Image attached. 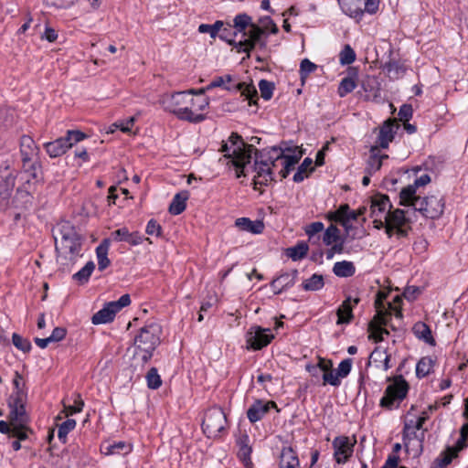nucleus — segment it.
<instances>
[{"instance_id": "obj_43", "label": "nucleus", "mask_w": 468, "mask_h": 468, "mask_svg": "<svg viewBox=\"0 0 468 468\" xmlns=\"http://www.w3.org/2000/svg\"><path fill=\"white\" fill-rule=\"evenodd\" d=\"M354 75V77L347 76L342 79L337 89V93L339 97H346L347 94L351 93L356 88V74L355 73Z\"/></svg>"}, {"instance_id": "obj_23", "label": "nucleus", "mask_w": 468, "mask_h": 468, "mask_svg": "<svg viewBox=\"0 0 468 468\" xmlns=\"http://www.w3.org/2000/svg\"><path fill=\"white\" fill-rule=\"evenodd\" d=\"M297 270L292 271V272H283L280 274L271 282V287L273 289L275 294H280L283 291L291 288L294 285L297 277Z\"/></svg>"}, {"instance_id": "obj_8", "label": "nucleus", "mask_w": 468, "mask_h": 468, "mask_svg": "<svg viewBox=\"0 0 468 468\" xmlns=\"http://www.w3.org/2000/svg\"><path fill=\"white\" fill-rule=\"evenodd\" d=\"M84 138H86V134L82 132L69 130L66 136L44 144V148L51 158H56L64 154L68 149Z\"/></svg>"}, {"instance_id": "obj_60", "label": "nucleus", "mask_w": 468, "mask_h": 468, "mask_svg": "<svg viewBox=\"0 0 468 468\" xmlns=\"http://www.w3.org/2000/svg\"><path fill=\"white\" fill-rule=\"evenodd\" d=\"M339 59L343 65H349L353 63L356 59V53L354 49L349 45H346L340 52Z\"/></svg>"}, {"instance_id": "obj_49", "label": "nucleus", "mask_w": 468, "mask_h": 468, "mask_svg": "<svg viewBox=\"0 0 468 468\" xmlns=\"http://www.w3.org/2000/svg\"><path fill=\"white\" fill-rule=\"evenodd\" d=\"M313 160L306 157L299 165L297 172L293 176V181L296 183L302 182L306 176L308 172H312L314 168L311 167Z\"/></svg>"}, {"instance_id": "obj_54", "label": "nucleus", "mask_w": 468, "mask_h": 468, "mask_svg": "<svg viewBox=\"0 0 468 468\" xmlns=\"http://www.w3.org/2000/svg\"><path fill=\"white\" fill-rule=\"evenodd\" d=\"M317 69V65L309 60L308 58H304L301 61L300 64V76L301 80L304 83L306 78Z\"/></svg>"}, {"instance_id": "obj_4", "label": "nucleus", "mask_w": 468, "mask_h": 468, "mask_svg": "<svg viewBox=\"0 0 468 468\" xmlns=\"http://www.w3.org/2000/svg\"><path fill=\"white\" fill-rule=\"evenodd\" d=\"M220 151L225 153L224 157L229 159V163L236 168V177L245 176L244 169L250 163L252 154L261 150L256 149L252 144H245L242 137L232 133L228 142H223Z\"/></svg>"}, {"instance_id": "obj_56", "label": "nucleus", "mask_w": 468, "mask_h": 468, "mask_svg": "<svg viewBox=\"0 0 468 468\" xmlns=\"http://www.w3.org/2000/svg\"><path fill=\"white\" fill-rule=\"evenodd\" d=\"M274 83L266 80H261L259 82V89L261 96L265 100L269 101L271 99L274 90Z\"/></svg>"}, {"instance_id": "obj_12", "label": "nucleus", "mask_w": 468, "mask_h": 468, "mask_svg": "<svg viewBox=\"0 0 468 468\" xmlns=\"http://www.w3.org/2000/svg\"><path fill=\"white\" fill-rule=\"evenodd\" d=\"M130 304V295L127 293L123 294L119 298V300L105 303L100 311L92 315L91 322L93 324L111 323L113 321L117 313Z\"/></svg>"}, {"instance_id": "obj_6", "label": "nucleus", "mask_w": 468, "mask_h": 468, "mask_svg": "<svg viewBox=\"0 0 468 468\" xmlns=\"http://www.w3.org/2000/svg\"><path fill=\"white\" fill-rule=\"evenodd\" d=\"M387 380L392 381V383L386 388L379 405L387 410H393L398 408L407 397L410 386L402 375L389 377Z\"/></svg>"}, {"instance_id": "obj_58", "label": "nucleus", "mask_w": 468, "mask_h": 468, "mask_svg": "<svg viewBox=\"0 0 468 468\" xmlns=\"http://www.w3.org/2000/svg\"><path fill=\"white\" fill-rule=\"evenodd\" d=\"M84 402L80 394L75 395L74 404L66 406L64 405V412L66 416L72 415L82 411Z\"/></svg>"}, {"instance_id": "obj_1", "label": "nucleus", "mask_w": 468, "mask_h": 468, "mask_svg": "<svg viewBox=\"0 0 468 468\" xmlns=\"http://www.w3.org/2000/svg\"><path fill=\"white\" fill-rule=\"evenodd\" d=\"M160 103L165 111L173 113L179 120L199 123L206 119L201 112L208 107L209 100L207 97L194 98L188 92L176 91L164 94Z\"/></svg>"}, {"instance_id": "obj_35", "label": "nucleus", "mask_w": 468, "mask_h": 468, "mask_svg": "<svg viewBox=\"0 0 468 468\" xmlns=\"http://www.w3.org/2000/svg\"><path fill=\"white\" fill-rule=\"evenodd\" d=\"M412 332L418 339L422 340L426 344H429L430 346H432L436 345L435 339L433 338L431 334V330L430 326L427 325L425 323H416L412 327Z\"/></svg>"}, {"instance_id": "obj_51", "label": "nucleus", "mask_w": 468, "mask_h": 468, "mask_svg": "<svg viewBox=\"0 0 468 468\" xmlns=\"http://www.w3.org/2000/svg\"><path fill=\"white\" fill-rule=\"evenodd\" d=\"M224 26V23L220 20L216 21L214 24H201L198 27V31L200 33H207L210 35L212 38H215L221 30L222 27Z\"/></svg>"}, {"instance_id": "obj_34", "label": "nucleus", "mask_w": 468, "mask_h": 468, "mask_svg": "<svg viewBox=\"0 0 468 468\" xmlns=\"http://www.w3.org/2000/svg\"><path fill=\"white\" fill-rule=\"evenodd\" d=\"M384 70L390 80H399L405 75L407 68L400 60L391 58L385 63Z\"/></svg>"}, {"instance_id": "obj_3", "label": "nucleus", "mask_w": 468, "mask_h": 468, "mask_svg": "<svg viewBox=\"0 0 468 468\" xmlns=\"http://www.w3.org/2000/svg\"><path fill=\"white\" fill-rule=\"evenodd\" d=\"M301 159V155L285 154L281 147L272 146L269 149H262L256 153L254 171L255 185L267 186L270 182L275 181L274 169L279 166L282 160L287 166L294 167Z\"/></svg>"}, {"instance_id": "obj_36", "label": "nucleus", "mask_w": 468, "mask_h": 468, "mask_svg": "<svg viewBox=\"0 0 468 468\" xmlns=\"http://www.w3.org/2000/svg\"><path fill=\"white\" fill-rule=\"evenodd\" d=\"M188 197L189 193L187 191H182L180 193L176 194L169 206V213L175 216L183 213L186 207V201Z\"/></svg>"}, {"instance_id": "obj_29", "label": "nucleus", "mask_w": 468, "mask_h": 468, "mask_svg": "<svg viewBox=\"0 0 468 468\" xmlns=\"http://www.w3.org/2000/svg\"><path fill=\"white\" fill-rule=\"evenodd\" d=\"M373 362L377 367H381L384 371H388L391 365L390 355L388 354L387 350L379 346L376 347L370 354L367 366Z\"/></svg>"}, {"instance_id": "obj_25", "label": "nucleus", "mask_w": 468, "mask_h": 468, "mask_svg": "<svg viewBox=\"0 0 468 468\" xmlns=\"http://www.w3.org/2000/svg\"><path fill=\"white\" fill-rule=\"evenodd\" d=\"M370 208L372 217L385 216L391 211L392 204L387 195L378 194L372 197Z\"/></svg>"}, {"instance_id": "obj_11", "label": "nucleus", "mask_w": 468, "mask_h": 468, "mask_svg": "<svg viewBox=\"0 0 468 468\" xmlns=\"http://www.w3.org/2000/svg\"><path fill=\"white\" fill-rule=\"evenodd\" d=\"M408 207H413L427 218L435 219L442 215L445 203L442 197L439 195H431L423 198L419 196V201H413V204Z\"/></svg>"}, {"instance_id": "obj_47", "label": "nucleus", "mask_w": 468, "mask_h": 468, "mask_svg": "<svg viewBox=\"0 0 468 468\" xmlns=\"http://www.w3.org/2000/svg\"><path fill=\"white\" fill-rule=\"evenodd\" d=\"M233 27L235 28L234 36L244 32L249 26L251 27L253 25L251 17L245 13L237 15L233 19Z\"/></svg>"}, {"instance_id": "obj_22", "label": "nucleus", "mask_w": 468, "mask_h": 468, "mask_svg": "<svg viewBox=\"0 0 468 468\" xmlns=\"http://www.w3.org/2000/svg\"><path fill=\"white\" fill-rule=\"evenodd\" d=\"M360 302L359 298L347 297L338 307L337 314V324H349L354 318L353 308Z\"/></svg>"}, {"instance_id": "obj_7", "label": "nucleus", "mask_w": 468, "mask_h": 468, "mask_svg": "<svg viewBox=\"0 0 468 468\" xmlns=\"http://www.w3.org/2000/svg\"><path fill=\"white\" fill-rule=\"evenodd\" d=\"M386 217V234L388 238L396 235L397 238H406L411 230V221L406 216V211L401 208L391 209Z\"/></svg>"}, {"instance_id": "obj_2", "label": "nucleus", "mask_w": 468, "mask_h": 468, "mask_svg": "<svg viewBox=\"0 0 468 468\" xmlns=\"http://www.w3.org/2000/svg\"><path fill=\"white\" fill-rule=\"evenodd\" d=\"M60 239H55L57 262L62 271L69 272L82 256V240L75 227L69 221L58 224Z\"/></svg>"}, {"instance_id": "obj_57", "label": "nucleus", "mask_w": 468, "mask_h": 468, "mask_svg": "<svg viewBox=\"0 0 468 468\" xmlns=\"http://www.w3.org/2000/svg\"><path fill=\"white\" fill-rule=\"evenodd\" d=\"M13 385L15 388L14 393L10 397H17L18 395H23V398H27V392L25 390V381L23 377L18 372H16L15 377L13 378Z\"/></svg>"}, {"instance_id": "obj_14", "label": "nucleus", "mask_w": 468, "mask_h": 468, "mask_svg": "<svg viewBox=\"0 0 468 468\" xmlns=\"http://www.w3.org/2000/svg\"><path fill=\"white\" fill-rule=\"evenodd\" d=\"M356 443V439L351 440L349 437L345 435L336 436L332 442L334 459L335 463L338 464L347 463L353 455Z\"/></svg>"}, {"instance_id": "obj_32", "label": "nucleus", "mask_w": 468, "mask_h": 468, "mask_svg": "<svg viewBox=\"0 0 468 468\" xmlns=\"http://www.w3.org/2000/svg\"><path fill=\"white\" fill-rule=\"evenodd\" d=\"M235 226L243 231L252 234H261L264 229V224L261 220L252 221L249 218H239L235 220Z\"/></svg>"}, {"instance_id": "obj_17", "label": "nucleus", "mask_w": 468, "mask_h": 468, "mask_svg": "<svg viewBox=\"0 0 468 468\" xmlns=\"http://www.w3.org/2000/svg\"><path fill=\"white\" fill-rule=\"evenodd\" d=\"M263 33L264 30L261 27L254 24L251 25L248 37L238 42L237 51L250 53V51L252 50L258 44L262 48L265 47V41H261V36Z\"/></svg>"}, {"instance_id": "obj_46", "label": "nucleus", "mask_w": 468, "mask_h": 468, "mask_svg": "<svg viewBox=\"0 0 468 468\" xmlns=\"http://www.w3.org/2000/svg\"><path fill=\"white\" fill-rule=\"evenodd\" d=\"M340 240H343L340 237V230L336 226L331 224L324 232L323 242L326 246H330L333 243L339 242Z\"/></svg>"}, {"instance_id": "obj_20", "label": "nucleus", "mask_w": 468, "mask_h": 468, "mask_svg": "<svg viewBox=\"0 0 468 468\" xmlns=\"http://www.w3.org/2000/svg\"><path fill=\"white\" fill-rule=\"evenodd\" d=\"M236 437V445L238 446V457L244 463L246 467L252 464L250 455L252 448L250 445V437L246 431H239Z\"/></svg>"}, {"instance_id": "obj_53", "label": "nucleus", "mask_w": 468, "mask_h": 468, "mask_svg": "<svg viewBox=\"0 0 468 468\" xmlns=\"http://www.w3.org/2000/svg\"><path fill=\"white\" fill-rule=\"evenodd\" d=\"M147 387L151 389H157L162 385V379L155 367L150 368L146 374Z\"/></svg>"}, {"instance_id": "obj_40", "label": "nucleus", "mask_w": 468, "mask_h": 468, "mask_svg": "<svg viewBox=\"0 0 468 468\" xmlns=\"http://www.w3.org/2000/svg\"><path fill=\"white\" fill-rule=\"evenodd\" d=\"M435 360L431 356L421 357L416 365V376L418 378H423L431 373Z\"/></svg>"}, {"instance_id": "obj_5", "label": "nucleus", "mask_w": 468, "mask_h": 468, "mask_svg": "<svg viewBox=\"0 0 468 468\" xmlns=\"http://www.w3.org/2000/svg\"><path fill=\"white\" fill-rule=\"evenodd\" d=\"M161 328L155 323L143 326L133 339V358L144 367L153 356L160 344Z\"/></svg>"}, {"instance_id": "obj_59", "label": "nucleus", "mask_w": 468, "mask_h": 468, "mask_svg": "<svg viewBox=\"0 0 468 468\" xmlns=\"http://www.w3.org/2000/svg\"><path fill=\"white\" fill-rule=\"evenodd\" d=\"M12 342L13 345L19 350L23 351L24 353H27L31 349V344L30 342L19 335L16 333H14L12 335Z\"/></svg>"}, {"instance_id": "obj_45", "label": "nucleus", "mask_w": 468, "mask_h": 468, "mask_svg": "<svg viewBox=\"0 0 468 468\" xmlns=\"http://www.w3.org/2000/svg\"><path fill=\"white\" fill-rule=\"evenodd\" d=\"M324 285L323 275L314 273L303 282L302 287L304 291H318L322 289Z\"/></svg>"}, {"instance_id": "obj_10", "label": "nucleus", "mask_w": 468, "mask_h": 468, "mask_svg": "<svg viewBox=\"0 0 468 468\" xmlns=\"http://www.w3.org/2000/svg\"><path fill=\"white\" fill-rule=\"evenodd\" d=\"M226 424L227 417L222 409L214 407L206 411L202 430L208 438H217L225 430Z\"/></svg>"}, {"instance_id": "obj_52", "label": "nucleus", "mask_w": 468, "mask_h": 468, "mask_svg": "<svg viewBox=\"0 0 468 468\" xmlns=\"http://www.w3.org/2000/svg\"><path fill=\"white\" fill-rule=\"evenodd\" d=\"M235 88L241 91V95L249 100L250 104L255 103L254 99L258 98V92L254 86L246 85L245 83H238Z\"/></svg>"}, {"instance_id": "obj_28", "label": "nucleus", "mask_w": 468, "mask_h": 468, "mask_svg": "<svg viewBox=\"0 0 468 468\" xmlns=\"http://www.w3.org/2000/svg\"><path fill=\"white\" fill-rule=\"evenodd\" d=\"M343 13L346 16L360 20L364 15L362 9L363 0H338Z\"/></svg>"}, {"instance_id": "obj_21", "label": "nucleus", "mask_w": 468, "mask_h": 468, "mask_svg": "<svg viewBox=\"0 0 468 468\" xmlns=\"http://www.w3.org/2000/svg\"><path fill=\"white\" fill-rule=\"evenodd\" d=\"M398 128L399 125L395 120L388 119L385 121L382 126L379 128V133L377 139V146H379L383 149L388 148L389 143L393 141Z\"/></svg>"}, {"instance_id": "obj_26", "label": "nucleus", "mask_w": 468, "mask_h": 468, "mask_svg": "<svg viewBox=\"0 0 468 468\" xmlns=\"http://www.w3.org/2000/svg\"><path fill=\"white\" fill-rule=\"evenodd\" d=\"M16 184V177L8 174L0 181V207L5 209Z\"/></svg>"}, {"instance_id": "obj_55", "label": "nucleus", "mask_w": 468, "mask_h": 468, "mask_svg": "<svg viewBox=\"0 0 468 468\" xmlns=\"http://www.w3.org/2000/svg\"><path fill=\"white\" fill-rule=\"evenodd\" d=\"M27 425V423H11L12 430L9 437H16L19 441L26 440L27 438V431H28Z\"/></svg>"}, {"instance_id": "obj_39", "label": "nucleus", "mask_w": 468, "mask_h": 468, "mask_svg": "<svg viewBox=\"0 0 468 468\" xmlns=\"http://www.w3.org/2000/svg\"><path fill=\"white\" fill-rule=\"evenodd\" d=\"M349 213V205L342 204L340 207L327 214V218L331 221L340 223L346 229H347V216Z\"/></svg>"}, {"instance_id": "obj_27", "label": "nucleus", "mask_w": 468, "mask_h": 468, "mask_svg": "<svg viewBox=\"0 0 468 468\" xmlns=\"http://www.w3.org/2000/svg\"><path fill=\"white\" fill-rule=\"evenodd\" d=\"M279 468H302L298 454L291 446H283L279 460Z\"/></svg>"}, {"instance_id": "obj_15", "label": "nucleus", "mask_w": 468, "mask_h": 468, "mask_svg": "<svg viewBox=\"0 0 468 468\" xmlns=\"http://www.w3.org/2000/svg\"><path fill=\"white\" fill-rule=\"evenodd\" d=\"M430 182L431 176L425 174L416 178L412 185H409L406 187H403L399 192V205L409 206L410 204H413V201H419L417 188L420 186H424Z\"/></svg>"}, {"instance_id": "obj_41", "label": "nucleus", "mask_w": 468, "mask_h": 468, "mask_svg": "<svg viewBox=\"0 0 468 468\" xmlns=\"http://www.w3.org/2000/svg\"><path fill=\"white\" fill-rule=\"evenodd\" d=\"M23 173L27 175V182L29 183L30 179H37L41 165L37 159H32L29 162L22 161Z\"/></svg>"}, {"instance_id": "obj_64", "label": "nucleus", "mask_w": 468, "mask_h": 468, "mask_svg": "<svg viewBox=\"0 0 468 468\" xmlns=\"http://www.w3.org/2000/svg\"><path fill=\"white\" fill-rule=\"evenodd\" d=\"M324 385L329 384L333 387H339L341 385V378L337 375L336 371L335 372L333 368H331L325 374H323Z\"/></svg>"}, {"instance_id": "obj_44", "label": "nucleus", "mask_w": 468, "mask_h": 468, "mask_svg": "<svg viewBox=\"0 0 468 468\" xmlns=\"http://www.w3.org/2000/svg\"><path fill=\"white\" fill-rule=\"evenodd\" d=\"M309 250L307 243L302 241L297 243L295 246L287 249V256L292 261H299L303 259Z\"/></svg>"}, {"instance_id": "obj_9", "label": "nucleus", "mask_w": 468, "mask_h": 468, "mask_svg": "<svg viewBox=\"0 0 468 468\" xmlns=\"http://www.w3.org/2000/svg\"><path fill=\"white\" fill-rule=\"evenodd\" d=\"M388 297V292L384 291H379L376 295V300L374 303L376 308L375 321L380 324L386 323V316L391 315V312H394V314L398 318H402V311L400 308L401 298L399 295H396L393 299V303L388 302L387 304L385 303V300Z\"/></svg>"}, {"instance_id": "obj_24", "label": "nucleus", "mask_w": 468, "mask_h": 468, "mask_svg": "<svg viewBox=\"0 0 468 468\" xmlns=\"http://www.w3.org/2000/svg\"><path fill=\"white\" fill-rule=\"evenodd\" d=\"M39 149L32 137L23 135L20 138V154L22 161L29 162L38 158Z\"/></svg>"}, {"instance_id": "obj_62", "label": "nucleus", "mask_w": 468, "mask_h": 468, "mask_svg": "<svg viewBox=\"0 0 468 468\" xmlns=\"http://www.w3.org/2000/svg\"><path fill=\"white\" fill-rule=\"evenodd\" d=\"M106 450L107 454H120L122 451H124V453H128L131 451V447L124 441H119L109 445Z\"/></svg>"}, {"instance_id": "obj_18", "label": "nucleus", "mask_w": 468, "mask_h": 468, "mask_svg": "<svg viewBox=\"0 0 468 468\" xmlns=\"http://www.w3.org/2000/svg\"><path fill=\"white\" fill-rule=\"evenodd\" d=\"M277 409V404L272 400L256 399L247 410V418L250 423L261 420L271 409Z\"/></svg>"}, {"instance_id": "obj_48", "label": "nucleus", "mask_w": 468, "mask_h": 468, "mask_svg": "<svg viewBox=\"0 0 468 468\" xmlns=\"http://www.w3.org/2000/svg\"><path fill=\"white\" fill-rule=\"evenodd\" d=\"M95 269L93 261H88L86 265L73 275V279L80 284L88 282L92 271Z\"/></svg>"}, {"instance_id": "obj_42", "label": "nucleus", "mask_w": 468, "mask_h": 468, "mask_svg": "<svg viewBox=\"0 0 468 468\" xmlns=\"http://www.w3.org/2000/svg\"><path fill=\"white\" fill-rule=\"evenodd\" d=\"M389 317H390V315L386 316L385 324H380V323H378L377 321H375V316L373 317L372 321L369 323V324H368L369 330L371 332L372 337L375 339L376 342L383 341V339H384L383 335H388V331L387 329L383 328L382 326L388 324Z\"/></svg>"}, {"instance_id": "obj_19", "label": "nucleus", "mask_w": 468, "mask_h": 468, "mask_svg": "<svg viewBox=\"0 0 468 468\" xmlns=\"http://www.w3.org/2000/svg\"><path fill=\"white\" fill-rule=\"evenodd\" d=\"M418 428H415V424L413 423V420H408L404 422L403 430H402V439L405 447L409 448L410 443L413 441H417L418 447L420 449V452H422V444L424 441V432L427 431L423 430L420 434H418Z\"/></svg>"}, {"instance_id": "obj_38", "label": "nucleus", "mask_w": 468, "mask_h": 468, "mask_svg": "<svg viewBox=\"0 0 468 468\" xmlns=\"http://www.w3.org/2000/svg\"><path fill=\"white\" fill-rule=\"evenodd\" d=\"M109 247H110V240L108 239H105L96 248L98 268L100 271L105 270L111 264V261L108 258Z\"/></svg>"}, {"instance_id": "obj_37", "label": "nucleus", "mask_w": 468, "mask_h": 468, "mask_svg": "<svg viewBox=\"0 0 468 468\" xmlns=\"http://www.w3.org/2000/svg\"><path fill=\"white\" fill-rule=\"evenodd\" d=\"M333 272L340 278L352 277L356 273V266L352 261H337L334 264Z\"/></svg>"}, {"instance_id": "obj_30", "label": "nucleus", "mask_w": 468, "mask_h": 468, "mask_svg": "<svg viewBox=\"0 0 468 468\" xmlns=\"http://www.w3.org/2000/svg\"><path fill=\"white\" fill-rule=\"evenodd\" d=\"M12 205L16 209L27 211L33 206V197L29 191L18 188L12 200Z\"/></svg>"}, {"instance_id": "obj_63", "label": "nucleus", "mask_w": 468, "mask_h": 468, "mask_svg": "<svg viewBox=\"0 0 468 468\" xmlns=\"http://www.w3.org/2000/svg\"><path fill=\"white\" fill-rule=\"evenodd\" d=\"M352 358H346L339 363L336 373L340 378H345L349 375L352 369Z\"/></svg>"}, {"instance_id": "obj_16", "label": "nucleus", "mask_w": 468, "mask_h": 468, "mask_svg": "<svg viewBox=\"0 0 468 468\" xmlns=\"http://www.w3.org/2000/svg\"><path fill=\"white\" fill-rule=\"evenodd\" d=\"M26 401L27 398H23V395L17 397H10L9 399V421L11 423H28L29 418L26 411Z\"/></svg>"}, {"instance_id": "obj_13", "label": "nucleus", "mask_w": 468, "mask_h": 468, "mask_svg": "<svg viewBox=\"0 0 468 468\" xmlns=\"http://www.w3.org/2000/svg\"><path fill=\"white\" fill-rule=\"evenodd\" d=\"M274 338V335L269 328L258 325L251 326L246 333L247 348L260 350L268 346Z\"/></svg>"}, {"instance_id": "obj_33", "label": "nucleus", "mask_w": 468, "mask_h": 468, "mask_svg": "<svg viewBox=\"0 0 468 468\" xmlns=\"http://www.w3.org/2000/svg\"><path fill=\"white\" fill-rule=\"evenodd\" d=\"M463 449H458V444L454 446H448L440 455L435 459V465L437 468H447L452 461L458 456L459 452Z\"/></svg>"}, {"instance_id": "obj_61", "label": "nucleus", "mask_w": 468, "mask_h": 468, "mask_svg": "<svg viewBox=\"0 0 468 468\" xmlns=\"http://www.w3.org/2000/svg\"><path fill=\"white\" fill-rule=\"evenodd\" d=\"M231 81V76L230 75H225V76H218L216 77L207 86V90H211L213 88L217 87H222L225 90H230L232 87L226 86V83H229Z\"/></svg>"}, {"instance_id": "obj_50", "label": "nucleus", "mask_w": 468, "mask_h": 468, "mask_svg": "<svg viewBox=\"0 0 468 468\" xmlns=\"http://www.w3.org/2000/svg\"><path fill=\"white\" fill-rule=\"evenodd\" d=\"M76 420L68 419L58 426V437L63 443L67 441V435L75 429Z\"/></svg>"}, {"instance_id": "obj_31", "label": "nucleus", "mask_w": 468, "mask_h": 468, "mask_svg": "<svg viewBox=\"0 0 468 468\" xmlns=\"http://www.w3.org/2000/svg\"><path fill=\"white\" fill-rule=\"evenodd\" d=\"M386 158H388L387 154H378V146H372L370 149V155L365 169L366 174L374 175L376 172L380 170L382 162Z\"/></svg>"}]
</instances>
